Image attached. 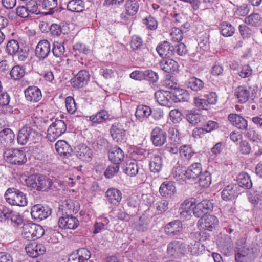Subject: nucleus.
<instances>
[{
  "instance_id": "1",
  "label": "nucleus",
  "mask_w": 262,
  "mask_h": 262,
  "mask_svg": "<svg viewBox=\"0 0 262 262\" xmlns=\"http://www.w3.org/2000/svg\"><path fill=\"white\" fill-rule=\"evenodd\" d=\"M27 185L38 191L55 190L54 183L45 176L35 174L30 176L27 180Z\"/></svg>"
},
{
  "instance_id": "2",
  "label": "nucleus",
  "mask_w": 262,
  "mask_h": 262,
  "mask_svg": "<svg viewBox=\"0 0 262 262\" xmlns=\"http://www.w3.org/2000/svg\"><path fill=\"white\" fill-rule=\"evenodd\" d=\"M4 196L7 202L11 205L25 206L27 204L26 194L16 188H9L5 192Z\"/></svg>"
},
{
  "instance_id": "3",
  "label": "nucleus",
  "mask_w": 262,
  "mask_h": 262,
  "mask_svg": "<svg viewBox=\"0 0 262 262\" xmlns=\"http://www.w3.org/2000/svg\"><path fill=\"white\" fill-rule=\"evenodd\" d=\"M39 138V133L35 129L26 125L19 130L17 141L19 144L25 145L28 142H36Z\"/></svg>"
},
{
  "instance_id": "4",
  "label": "nucleus",
  "mask_w": 262,
  "mask_h": 262,
  "mask_svg": "<svg viewBox=\"0 0 262 262\" xmlns=\"http://www.w3.org/2000/svg\"><path fill=\"white\" fill-rule=\"evenodd\" d=\"M186 251L184 239L176 238L171 241L167 246V252L169 255L179 258L184 255Z\"/></svg>"
},
{
  "instance_id": "5",
  "label": "nucleus",
  "mask_w": 262,
  "mask_h": 262,
  "mask_svg": "<svg viewBox=\"0 0 262 262\" xmlns=\"http://www.w3.org/2000/svg\"><path fill=\"white\" fill-rule=\"evenodd\" d=\"M67 130V125L61 120H56L49 127L47 130V138L51 142H54L58 137L63 135Z\"/></svg>"
},
{
  "instance_id": "6",
  "label": "nucleus",
  "mask_w": 262,
  "mask_h": 262,
  "mask_svg": "<svg viewBox=\"0 0 262 262\" xmlns=\"http://www.w3.org/2000/svg\"><path fill=\"white\" fill-rule=\"evenodd\" d=\"M6 161L12 164L21 165L27 161L24 151L17 149H6L4 152Z\"/></svg>"
},
{
  "instance_id": "7",
  "label": "nucleus",
  "mask_w": 262,
  "mask_h": 262,
  "mask_svg": "<svg viewBox=\"0 0 262 262\" xmlns=\"http://www.w3.org/2000/svg\"><path fill=\"white\" fill-rule=\"evenodd\" d=\"M0 214V218L3 221H10L14 226H18L23 223V219L19 213L7 207L3 206Z\"/></svg>"
},
{
  "instance_id": "8",
  "label": "nucleus",
  "mask_w": 262,
  "mask_h": 262,
  "mask_svg": "<svg viewBox=\"0 0 262 262\" xmlns=\"http://www.w3.org/2000/svg\"><path fill=\"white\" fill-rule=\"evenodd\" d=\"M110 133L113 139L116 142L121 143L126 141V130L123 124L120 122H115L110 129Z\"/></svg>"
},
{
  "instance_id": "9",
  "label": "nucleus",
  "mask_w": 262,
  "mask_h": 262,
  "mask_svg": "<svg viewBox=\"0 0 262 262\" xmlns=\"http://www.w3.org/2000/svg\"><path fill=\"white\" fill-rule=\"evenodd\" d=\"M52 212V209L47 205L36 204L32 207L31 214L35 220L41 221L47 219Z\"/></svg>"
},
{
  "instance_id": "10",
  "label": "nucleus",
  "mask_w": 262,
  "mask_h": 262,
  "mask_svg": "<svg viewBox=\"0 0 262 262\" xmlns=\"http://www.w3.org/2000/svg\"><path fill=\"white\" fill-rule=\"evenodd\" d=\"M253 256L252 249L249 247H236L235 248L236 262H252Z\"/></svg>"
},
{
  "instance_id": "11",
  "label": "nucleus",
  "mask_w": 262,
  "mask_h": 262,
  "mask_svg": "<svg viewBox=\"0 0 262 262\" xmlns=\"http://www.w3.org/2000/svg\"><path fill=\"white\" fill-rule=\"evenodd\" d=\"M90 75L89 72L81 70L77 75L71 79V83L74 88L79 89L86 85L89 81Z\"/></svg>"
},
{
  "instance_id": "12",
  "label": "nucleus",
  "mask_w": 262,
  "mask_h": 262,
  "mask_svg": "<svg viewBox=\"0 0 262 262\" xmlns=\"http://www.w3.org/2000/svg\"><path fill=\"white\" fill-rule=\"evenodd\" d=\"M193 214L197 217H202L213 209V204L209 200H204L197 204L193 208Z\"/></svg>"
},
{
  "instance_id": "13",
  "label": "nucleus",
  "mask_w": 262,
  "mask_h": 262,
  "mask_svg": "<svg viewBox=\"0 0 262 262\" xmlns=\"http://www.w3.org/2000/svg\"><path fill=\"white\" fill-rule=\"evenodd\" d=\"M79 224V221L73 215H65L62 214V216L58 220V226L61 229H75Z\"/></svg>"
},
{
  "instance_id": "14",
  "label": "nucleus",
  "mask_w": 262,
  "mask_h": 262,
  "mask_svg": "<svg viewBox=\"0 0 262 262\" xmlns=\"http://www.w3.org/2000/svg\"><path fill=\"white\" fill-rule=\"evenodd\" d=\"M51 51L50 42L46 39L40 40L36 47L35 53L36 56L39 60L46 58Z\"/></svg>"
},
{
  "instance_id": "15",
  "label": "nucleus",
  "mask_w": 262,
  "mask_h": 262,
  "mask_svg": "<svg viewBox=\"0 0 262 262\" xmlns=\"http://www.w3.org/2000/svg\"><path fill=\"white\" fill-rule=\"evenodd\" d=\"M166 133L160 127L154 128L151 133V140L156 146H161L166 141Z\"/></svg>"
},
{
  "instance_id": "16",
  "label": "nucleus",
  "mask_w": 262,
  "mask_h": 262,
  "mask_svg": "<svg viewBox=\"0 0 262 262\" xmlns=\"http://www.w3.org/2000/svg\"><path fill=\"white\" fill-rule=\"evenodd\" d=\"M155 99L162 105L170 107L173 102V93L163 90H159L155 93Z\"/></svg>"
},
{
  "instance_id": "17",
  "label": "nucleus",
  "mask_w": 262,
  "mask_h": 262,
  "mask_svg": "<svg viewBox=\"0 0 262 262\" xmlns=\"http://www.w3.org/2000/svg\"><path fill=\"white\" fill-rule=\"evenodd\" d=\"M27 253L33 258L43 255L46 252V248L42 244H38L33 242L28 244L25 247Z\"/></svg>"
},
{
  "instance_id": "18",
  "label": "nucleus",
  "mask_w": 262,
  "mask_h": 262,
  "mask_svg": "<svg viewBox=\"0 0 262 262\" xmlns=\"http://www.w3.org/2000/svg\"><path fill=\"white\" fill-rule=\"evenodd\" d=\"M26 100L31 102H37L42 98L40 90L35 86H30L25 90Z\"/></svg>"
},
{
  "instance_id": "19",
  "label": "nucleus",
  "mask_w": 262,
  "mask_h": 262,
  "mask_svg": "<svg viewBox=\"0 0 262 262\" xmlns=\"http://www.w3.org/2000/svg\"><path fill=\"white\" fill-rule=\"evenodd\" d=\"M201 224L202 229L208 231H212L218 225V219L213 215H206L199 221Z\"/></svg>"
},
{
  "instance_id": "20",
  "label": "nucleus",
  "mask_w": 262,
  "mask_h": 262,
  "mask_svg": "<svg viewBox=\"0 0 262 262\" xmlns=\"http://www.w3.org/2000/svg\"><path fill=\"white\" fill-rule=\"evenodd\" d=\"M202 170V165L200 163L192 164L185 171V178L190 181H194L198 178Z\"/></svg>"
},
{
  "instance_id": "21",
  "label": "nucleus",
  "mask_w": 262,
  "mask_h": 262,
  "mask_svg": "<svg viewBox=\"0 0 262 262\" xmlns=\"http://www.w3.org/2000/svg\"><path fill=\"white\" fill-rule=\"evenodd\" d=\"M182 224L180 220H174L165 227V232L170 236L178 235L182 230Z\"/></svg>"
},
{
  "instance_id": "22",
  "label": "nucleus",
  "mask_w": 262,
  "mask_h": 262,
  "mask_svg": "<svg viewBox=\"0 0 262 262\" xmlns=\"http://www.w3.org/2000/svg\"><path fill=\"white\" fill-rule=\"evenodd\" d=\"M160 68L166 73H172L178 70V63L169 57L164 58L159 63Z\"/></svg>"
},
{
  "instance_id": "23",
  "label": "nucleus",
  "mask_w": 262,
  "mask_h": 262,
  "mask_svg": "<svg viewBox=\"0 0 262 262\" xmlns=\"http://www.w3.org/2000/svg\"><path fill=\"white\" fill-rule=\"evenodd\" d=\"M156 50L159 55L162 56H167L170 57L174 54V48L170 46L169 42L164 41L159 44L156 48Z\"/></svg>"
},
{
  "instance_id": "24",
  "label": "nucleus",
  "mask_w": 262,
  "mask_h": 262,
  "mask_svg": "<svg viewBox=\"0 0 262 262\" xmlns=\"http://www.w3.org/2000/svg\"><path fill=\"white\" fill-rule=\"evenodd\" d=\"M55 148L57 153L63 158H68L72 151L71 146L64 140L58 141L55 144Z\"/></svg>"
},
{
  "instance_id": "25",
  "label": "nucleus",
  "mask_w": 262,
  "mask_h": 262,
  "mask_svg": "<svg viewBox=\"0 0 262 262\" xmlns=\"http://www.w3.org/2000/svg\"><path fill=\"white\" fill-rule=\"evenodd\" d=\"M108 158L112 163L119 165L124 159V154L122 149L118 147H115L108 152Z\"/></svg>"
},
{
  "instance_id": "26",
  "label": "nucleus",
  "mask_w": 262,
  "mask_h": 262,
  "mask_svg": "<svg viewBox=\"0 0 262 262\" xmlns=\"http://www.w3.org/2000/svg\"><path fill=\"white\" fill-rule=\"evenodd\" d=\"M122 169L126 174L130 177H134L138 173L139 167L137 161L132 160L127 161L124 164Z\"/></svg>"
},
{
  "instance_id": "27",
  "label": "nucleus",
  "mask_w": 262,
  "mask_h": 262,
  "mask_svg": "<svg viewBox=\"0 0 262 262\" xmlns=\"http://www.w3.org/2000/svg\"><path fill=\"white\" fill-rule=\"evenodd\" d=\"M228 120L233 125L240 129L247 128V121L243 117L236 114H230L228 115Z\"/></svg>"
},
{
  "instance_id": "28",
  "label": "nucleus",
  "mask_w": 262,
  "mask_h": 262,
  "mask_svg": "<svg viewBox=\"0 0 262 262\" xmlns=\"http://www.w3.org/2000/svg\"><path fill=\"white\" fill-rule=\"evenodd\" d=\"M151 113L152 110L149 106L141 104L137 106L135 112V116L138 120L143 121L148 118Z\"/></svg>"
},
{
  "instance_id": "29",
  "label": "nucleus",
  "mask_w": 262,
  "mask_h": 262,
  "mask_svg": "<svg viewBox=\"0 0 262 262\" xmlns=\"http://www.w3.org/2000/svg\"><path fill=\"white\" fill-rule=\"evenodd\" d=\"M77 157L83 161L89 162L92 157V150L85 145H82L76 152Z\"/></svg>"
},
{
  "instance_id": "30",
  "label": "nucleus",
  "mask_w": 262,
  "mask_h": 262,
  "mask_svg": "<svg viewBox=\"0 0 262 262\" xmlns=\"http://www.w3.org/2000/svg\"><path fill=\"white\" fill-rule=\"evenodd\" d=\"M107 201L111 204L117 205L121 201L122 193L115 188H110L106 192Z\"/></svg>"
},
{
  "instance_id": "31",
  "label": "nucleus",
  "mask_w": 262,
  "mask_h": 262,
  "mask_svg": "<svg viewBox=\"0 0 262 262\" xmlns=\"http://www.w3.org/2000/svg\"><path fill=\"white\" fill-rule=\"evenodd\" d=\"M163 162L161 156L158 155H154L150 159L149 168L151 172H159L162 168Z\"/></svg>"
},
{
  "instance_id": "32",
  "label": "nucleus",
  "mask_w": 262,
  "mask_h": 262,
  "mask_svg": "<svg viewBox=\"0 0 262 262\" xmlns=\"http://www.w3.org/2000/svg\"><path fill=\"white\" fill-rule=\"evenodd\" d=\"M238 186L244 189H249L252 186V183L250 176L246 172H242L237 177Z\"/></svg>"
},
{
  "instance_id": "33",
  "label": "nucleus",
  "mask_w": 262,
  "mask_h": 262,
  "mask_svg": "<svg viewBox=\"0 0 262 262\" xmlns=\"http://www.w3.org/2000/svg\"><path fill=\"white\" fill-rule=\"evenodd\" d=\"M237 187L233 185L226 186L222 192V198L225 201L233 200L237 196Z\"/></svg>"
},
{
  "instance_id": "34",
  "label": "nucleus",
  "mask_w": 262,
  "mask_h": 262,
  "mask_svg": "<svg viewBox=\"0 0 262 262\" xmlns=\"http://www.w3.org/2000/svg\"><path fill=\"white\" fill-rule=\"evenodd\" d=\"M176 191L175 186L171 182H165L163 183L160 188L159 192L163 196H168L172 195Z\"/></svg>"
},
{
  "instance_id": "35",
  "label": "nucleus",
  "mask_w": 262,
  "mask_h": 262,
  "mask_svg": "<svg viewBox=\"0 0 262 262\" xmlns=\"http://www.w3.org/2000/svg\"><path fill=\"white\" fill-rule=\"evenodd\" d=\"M186 85L188 88L195 92L200 91L204 87L203 81L195 77H190L187 81Z\"/></svg>"
},
{
  "instance_id": "36",
  "label": "nucleus",
  "mask_w": 262,
  "mask_h": 262,
  "mask_svg": "<svg viewBox=\"0 0 262 262\" xmlns=\"http://www.w3.org/2000/svg\"><path fill=\"white\" fill-rule=\"evenodd\" d=\"M193 204L191 200H186L181 204L179 208L181 218L186 219L191 214V208Z\"/></svg>"
},
{
  "instance_id": "37",
  "label": "nucleus",
  "mask_w": 262,
  "mask_h": 262,
  "mask_svg": "<svg viewBox=\"0 0 262 262\" xmlns=\"http://www.w3.org/2000/svg\"><path fill=\"white\" fill-rule=\"evenodd\" d=\"M190 99L188 92L184 89H178L173 93V102H187Z\"/></svg>"
},
{
  "instance_id": "38",
  "label": "nucleus",
  "mask_w": 262,
  "mask_h": 262,
  "mask_svg": "<svg viewBox=\"0 0 262 262\" xmlns=\"http://www.w3.org/2000/svg\"><path fill=\"white\" fill-rule=\"evenodd\" d=\"M69 11L76 12L83 11L84 8V3L82 0H71L67 6Z\"/></svg>"
},
{
  "instance_id": "39",
  "label": "nucleus",
  "mask_w": 262,
  "mask_h": 262,
  "mask_svg": "<svg viewBox=\"0 0 262 262\" xmlns=\"http://www.w3.org/2000/svg\"><path fill=\"white\" fill-rule=\"evenodd\" d=\"M139 4L137 0H127L125 5V13L128 16L135 15L138 11Z\"/></svg>"
},
{
  "instance_id": "40",
  "label": "nucleus",
  "mask_w": 262,
  "mask_h": 262,
  "mask_svg": "<svg viewBox=\"0 0 262 262\" xmlns=\"http://www.w3.org/2000/svg\"><path fill=\"white\" fill-rule=\"evenodd\" d=\"M235 94L241 103L247 102L250 96V91L244 86H238L235 89Z\"/></svg>"
},
{
  "instance_id": "41",
  "label": "nucleus",
  "mask_w": 262,
  "mask_h": 262,
  "mask_svg": "<svg viewBox=\"0 0 262 262\" xmlns=\"http://www.w3.org/2000/svg\"><path fill=\"white\" fill-rule=\"evenodd\" d=\"M62 214L65 215H73L78 211L77 208L75 207L74 203L72 200H66L62 206Z\"/></svg>"
},
{
  "instance_id": "42",
  "label": "nucleus",
  "mask_w": 262,
  "mask_h": 262,
  "mask_svg": "<svg viewBox=\"0 0 262 262\" xmlns=\"http://www.w3.org/2000/svg\"><path fill=\"white\" fill-rule=\"evenodd\" d=\"M221 34L226 37L232 36L235 32V29L229 23L224 21L219 25Z\"/></svg>"
},
{
  "instance_id": "43",
  "label": "nucleus",
  "mask_w": 262,
  "mask_h": 262,
  "mask_svg": "<svg viewBox=\"0 0 262 262\" xmlns=\"http://www.w3.org/2000/svg\"><path fill=\"white\" fill-rule=\"evenodd\" d=\"M20 49L18 41L15 39H11L7 43L6 52L9 55L13 56L16 55Z\"/></svg>"
},
{
  "instance_id": "44",
  "label": "nucleus",
  "mask_w": 262,
  "mask_h": 262,
  "mask_svg": "<svg viewBox=\"0 0 262 262\" xmlns=\"http://www.w3.org/2000/svg\"><path fill=\"white\" fill-rule=\"evenodd\" d=\"M199 185L201 188H208L211 183V174L207 171L202 172L199 176Z\"/></svg>"
},
{
  "instance_id": "45",
  "label": "nucleus",
  "mask_w": 262,
  "mask_h": 262,
  "mask_svg": "<svg viewBox=\"0 0 262 262\" xmlns=\"http://www.w3.org/2000/svg\"><path fill=\"white\" fill-rule=\"evenodd\" d=\"M109 119V115L105 110H101L95 115L89 117V120L93 123H100Z\"/></svg>"
},
{
  "instance_id": "46",
  "label": "nucleus",
  "mask_w": 262,
  "mask_h": 262,
  "mask_svg": "<svg viewBox=\"0 0 262 262\" xmlns=\"http://www.w3.org/2000/svg\"><path fill=\"white\" fill-rule=\"evenodd\" d=\"M52 52L53 55L56 57L61 58L64 56L65 53L64 43L55 41L53 45Z\"/></svg>"
},
{
  "instance_id": "47",
  "label": "nucleus",
  "mask_w": 262,
  "mask_h": 262,
  "mask_svg": "<svg viewBox=\"0 0 262 262\" xmlns=\"http://www.w3.org/2000/svg\"><path fill=\"white\" fill-rule=\"evenodd\" d=\"M261 21V17L258 13H252L245 18L246 24L255 27L260 26Z\"/></svg>"
},
{
  "instance_id": "48",
  "label": "nucleus",
  "mask_w": 262,
  "mask_h": 262,
  "mask_svg": "<svg viewBox=\"0 0 262 262\" xmlns=\"http://www.w3.org/2000/svg\"><path fill=\"white\" fill-rule=\"evenodd\" d=\"M25 73V69L23 67L17 65L12 68L10 72V75L12 79L14 80H17L23 77Z\"/></svg>"
},
{
  "instance_id": "49",
  "label": "nucleus",
  "mask_w": 262,
  "mask_h": 262,
  "mask_svg": "<svg viewBox=\"0 0 262 262\" xmlns=\"http://www.w3.org/2000/svg\"><path fill=\"white\" fill-rule=\"evenodd\" d=\"M194 151L189 145H183L180 148V154L182 158L189 160L194 155Z\"/></svg>"
},
{
  "instance_id": "50",
  "label": "nucleus",
  "mask_w": 262,
  "mask_h": 262,
  "mask_svg": "<svg viewBox=\"0 0 262 262\" xmlns=\"http://www.w3.org/2000/svg\"><path fill=\"white\" fill-rule=\"evenodd\" d=\"M41 5L44 9L49 10L46 14L51 15L54 12L53 10L57 6V0H42Z\"/></svg>"
},
{
  "instance_id": "51",
  "label": "nucleus",
  "mask_w": 262,
  "mask_h": 262,
  "mask_svg": "<svg viewBox=\"0 0 262 262\" xmlns=\"http://www.w3.org/2000/svg\"><path fill=\"white\" fill-rule=\"evenodd\" d=\"M31 225L32 229H30L31 232L33 234V241L41 237L44 234L45 230L42 226L36 224H32Z\"/></svg>"
},
{
  "instance_id": "52",
  "label": "nucleus",
  "mask_w": 262,
  "mask_h": 262,
  "mask_svg": "<svg viewBox=\"0 0 262 262\" xmlns=\"http://www.w3.org/2000/svg\"><path fill=\"white\" fill-rule=\"evenodd\" d=\"M200 114L196 113L195 110H190L186 116L187 120L194 125L200 122Z\"/></svg>"
},
{
  "instance_id": "53",
  "label": "nucleus",
  "mask_w": 262,
  "mask_h": 262,
  "mask_svg": "<svg viewBox=\"0 0 262 262\" xmlns=\"http://www.w3.org/2000/svg\"><path fill=\"white\" fill-rule=\"evenodd\" d=\"M76 254L82 262H92L91 260H89L91 255V252L87 249L79 248L77 250Z\"/></svg>"
},
{
  "instance_id": "54",
  "label": "nucleus",
  "mask_w": 262,
  "mask_h": 262,
  "mask_svg": "<svg viewBox=\"0 0 262 262\" xmlns=\"http://www.w3.org/2000/svg\"><path fill=\"white\" fill-rule=\"evenodd\" d=\"M72 53L75 56H77L79 54L83 53L87 54L89 53V49L86 48L84 45L81 43H76L73 46Z\"/></svg>"
},
{
  "instance_id": "55",
  "label": "nucleus",
  "mask_w": 262,
  "mask_h": 262,
  "mask_svg": "<svg viewBox=\"0 0 262 262\" xmlns=\"http://www.w3.org/2000/svg\"><path fill=\"white\" fill-rule=\"evenodd\" d=\"M143 23L146 26L147 29L150 30H155L158 27V21L156 19L149 16L142 20Z\"/></svg>"
},
{
  "instance_id": "56",
  "label": "nucleus",
  "mask_w": 262,
  "mask_h": 262,
  "mask_svg": "<svg viewBox=\"0 0 262 262\" xmlns=\"http://www.w3.org/2000/svg\"><path fill=\"white\" fill-rule=\"evenodd\" d=\"M65 103L68 113L71 114H74L77 110L74 99L72 97L69 96L66 98Z\"/></svg>"
},
{
  "instance_id": "57",
  "label": "nucleus",
  "mask_w": 262,
  "mask_h": 262,
  "mask_svg": "<svg viewBox=\"0 0 262 262\" xmlns=\"http://www.w3.org/2000/svg\"><path fill=\"white\" fill-rule=\"evenodd\" d=\"M0 137L4 138L5 141L11 142L13 140L15 135L11 129L4 128L2 130H0Z\"/></svg>"
},
{
  "instance_id": "58",
  "label": "nucleus",
  "mask_w": 262,
  "mask_h": 262,
  "mask_svg": "<svg viewBox=\"0 0 262 262\" xmlns=\"http://www.w3.org/2000/svg\"><path fill=\"white\" fill-rule=\"evenodd\" d=\"M184 30L182 28L174 27L172 29L170 35L174 41L180 42L183 39V33Z\"/></svg>"
},
{
  "instance_id": "59",
  "label": "nucleus",
  "mask_w": 262,
  "mask_h": 262,
  "mask_svg": "<svg viewBox=\"0 0 262 262\" xmlns=\"http://www.w3.org/2000/svg\"><path fill=\"white\" fill-rule=\"evenodd\" d=\"M119 165L113 163L109 165L106 169L104 175L106 178H111L117 174L119 171Z\"/></svg>"
},
{
  "instance_id": "60",
  "label": "nucleus",
  "mask_w": 262,
  "mask_h": 262,
  "mask_svg": "<svg viewBox=\"0 0 262 262\" xmlns=\"http://www.w3.org/2000/svg\"><path fill=\"white\" fill-rule=\"evenodd\" d=\"M193 102L195 106L199 111L202 110H207L209 109L204 98H200L199 97H195L194 98Z\"/></svg>"
},
{
  "instance_id": "61",
  "label": "nucleus",
  "mask_w": 262,
  "mask_h": 262,
  "mask_svg": "<svg viewBox=\"0 0 262 262\" xmlns=\"http://www.w3.org/2000/svg\"><path fill=\"white\" fill-rule=\"evenodd\" d=\"M143 46L142 39L138 36H133L130 42V46L133 50L140 49Z\"/></svg>"
},
{
  "instance_id": "62",
  "label": "nucleus",
  "mask_w": 262,
  "mask_h": 262,
  "mask_svg": "<svg viewBox=\"0 0 262 262\" xmlns=\"http://www.w3.org/2000/svg\"><path fill=\"white\" fill-rule=\"evenodd\" d=\"M182 114L178 109H174L170 111L169 116L171 120L174 123H179L182 120Z\"/></svg>"
},
{
  "instance_id": "63",
  "label": "nucleus",
  "mask_w": 262,
  "mask_h": 262,
  "mask_svg": "<svg viewBox=\"0 0 262 262\" xmlns=\"http://www.w3.org/2000/svg\"><path fill=\"white\" fill-rule=\"evenodd\" d=\"M204 99L209 108L210 105L215 104L217 102V97L215 93L210 92L204 96Z\"/></svg>"
},
{
  "instance_id": "64",
  "label": "nucleus",
  "mask_w": 262,
  "mask_h": 262,
  "mask_svg": "<svg viewBox=\"0 0 262 262\" xmlns=\"http://www.w3.org/2000/svg\"><path fill=\"white\" fill-rule=\"evenodd\" d=\"M145 80H148L151 82H155L158 79V76L157 73L152 70H146L144 71Z\"/></svg>"
}]
</instances>
